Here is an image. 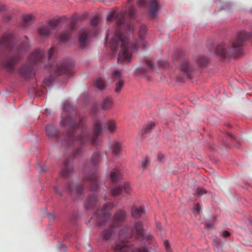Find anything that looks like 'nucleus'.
I'll return each mask as SVG.
<instances>
[{
	"label": "nucleus",
	"mask_w": 252,
	"mask_h": 252,
	"mask_svg": "<svg viewBox=\"0 0 252 252\" xmlns=\"http://www.w3.org/2000/svg\"><path fill=\"white\" fill-rule=\"evenodd\" d=\"M238 49L234 44H223L218 47L216 52L220 57H229Z\"/></svg>",
	"instance_id": "obj_1"
},
{
	"label": "nucleus",
	"mask_w": 252,
	"mask_h": 252,
	"mask_svg": "<svg viewBox=\"0 0 252 252\" xmlns=\"http://www.w3.org/2000/svg\"><path fill=\"white\" fill-rule=\"evenodd\" d=\"M131 55L128 52H124L121 53L118 58L120 61H126L128 62L131 58Z\"/></svg>",
	"instance_id": "obj_2"
},
{
	"label": "nucleus",
	"mask_w": 252,
	"mask_h": 252,
	"mask_svg": "<svg viewBox=\"0 0 252 252\" xmlns=\"http://www.w3.org/2000/svg\"><path fill=\"white\" fill-rule=\"evenodd\" d=\"M159 7L158 5L157 1L156 0H153L150 5V10L151 14L154 16L155 13L158 10Z\"/></svg>",
	"instance_id": "obj_3"
},
{
	"label": "nucleus",
	"mask_w": 252,
	"mask_h": 252,
	"mask_svg": "<svg viewBox=\"0 0 252 252\" xmlns=\"http://www.w3.org/2000/svg\"><path fill=\"white\" fill-rule=\"evenodd\" d=\"M144 212V209L141 207H135L133 208L132 212V216L135 218L140 217Z\"/></svg>",
	"instance_id": "obj_4"
},
{
	"label": "nucleus",
	"mask_w": 252,
	"mask_h": 252,
	"mask_svg": "<svg viewBox=\"0 0 252 252\" xmlns=\"http://www.w3.org/2000/svg\"><path fill=\"white\" fill-rule=\"evenodd\" d=\"M108 130L110 132L115 131L116 128V123L114 121L110 120L107 123Z\"/></svg>",
	"instance_id": "obj_5"
},
{
	"label": "nucleus",
	"mask_w": 252,
	"mask_h": 252,
	"mask_svg": "<svg viewBox=\"0 0 252 252\" xmlns=\"http://www.w3.org/2000/svg\"><path fill=\"white\" fill-rule=\"evenodd\" d=\"M181 70L185 73H188L190 71V67L187 63H184L181 66Z\"/></svg>",
	"instance_id": "obj_6"
},
{
	"label": "nucleus",
	"mask_w": 252,
	"mask_h": 252,
	"mask_svg": "<svg viewBox=\"0 0 252 252\" xmlns=\"http://www.w3.org/2000/svg\"><path fill=\"white\" fill-rule=\"evenodd\" d=\"M113 250L116 251H120L122 252L126 251V248L124 245L117 244L114 246Z\"/></svg>",
	"instance_id": "obj_7"
},
{
	"label": "nucleus",
	"mask_w": 252,
	"mask_h": 252,
	"mask_svg": "<svg viewBox=\"0 0 252 252\" xmlns=\"http://www.w3.org/2000/svg\"><path fill=\"white\" fill-rule=\"evenodd\" d=\"M150 163V159L148 158H144L141 161V167L143 169H145Z\"/></svg>",
	"instance_id": "obj_8"
},
{
	"label": "nucleus",
	"mask_w": 252,
	"mask_h": 252,
	"mask_svg": "<svg viewBox=\"0 0 252 252\" xmlns=\"http://www.w3.org/2000/svg\"><path fill=\"white\" fill-rule=\"evenodd\" d=\"M135 229L138 234L142 232V225L141 222H138L135 224Z\"/></svg>",
	"instance_id": "obj_9"
},
{
	"label": "nucleus",
	"mask_w": 252,
	"mask_h": 252,
	"mask_svg": "<svg viewBox=\"0 0 252 252\" xmlns=\"http://www.w3.org/2000/svg\"><path fill=\"white\" fill-rule=\"evenodd\" d=\"M49 29L45 26H43L39 29V32L40 34L45 35L49 32Z\"/></svg>",
	"instance_id": "obj_10"
},
{
	"label": "nucleus",
	"mask_w": 252,
	"mask_h": 252,
	"mask_svg": "<svg viewBox=\"0 0 252 252\" xmlns=\"http://www.w3.org/2000/svg\"><path fill=\"white\" fill-rule=\"evenodd\" d=\"M124 82L122 80H119L116 85V91L119 92L122 88Z\"/></svg>",
	"instance_id": "obj_11"
},
{
	"label": "nucleus",
	"mask_w": 252,
	"mask_h": 252,
	"mask_svg": "<svg viewBox=\"0 0 252 252\" xmlns=\"http://www.w3.org/2000/svg\"><path fill=\"white\" fill-rule=\"evenodd\" d=\"M95 85L99 89H102L104 87V83L101 80H98L95 82Z\"/></svg>",
	"instance_id": "obj_12"
},
{
	"label": "nucleus",
	"mask_w": 252,
	"mask_h": 252,
	"mask_svg": "<svg viewBox=\"0 0 252 252\" xmlns=\"http://www.w3.org/2000/svg\"><path fill=\"white\" fill-rule=\"evenodd\" d=\"M55 130V128L53 126H49L46 127V131L49 135L53 134L52 131Z\"/></svg>",
	"instance_id": "obj_13"
},
{
	"label": "nucleus",
	"mask_w": 252,
	"mask_h": 252,
	"mask_svg": "<svg viewBox=\"0 0 252 252\" xmlns=\"http://www.w3.org/2000/svg\"><path fill=\"white\" fill-rule=\"evenodd\" d=\"M164 246L167 251H172L173 250L170 248L169 242L167 241H164Z\"/></svg>",
	"instance_id": "obj_14"
},
{
	"label": "nucleus",
	"mask_w": 252,
	"mask_h": 252,
	"mask_svg": "<svg viewBox=\"0 0 252 252\" xmlns=\"http://www.w3.org/2000/svg\"><path fill=\"white\" fill-rule=\"evenodd\" d=\"M34 16L32 14H28L25 16V20L26 21H30L33 19Z\"/></svg>",
	"instance_id": "obj_15"
},
{
	"label": "nucleus",
	"mask_w": 252,
	"mask_h": 252,
	"mask_svg": "<svg viewBox=\"0 0 252 252\" xmlns=\"http://www.w3.org/2000/svg\"><path fill=\"white\" fill-rule=\"evenodd\" d=\"M119 174V172L117 170L114 171L112 172L111 174V176L112 178L114 180L116 179L117 176Z\"/></svg>",
	"instance_id": "obj_16"
},
{
	"label": "nucleus",
	"mask_w": 252,
	"mask_h": 252,
	"mask_svg": "<svg viewBox=\"0 0 252 252\" xmlns=\"http://www.w3.org/2000/svg\"><path fill=\"white\" fill-rule=\"evenodd\" d=\"M113 76L114 78L119 79L121 76V72L119 71H115L114 73Z\"/></svg>",
	"instance_id": "obj_17"
},
{
	"label": "nucleus",
	"mask_w": 252,
	"mask_h": 252,
	"mask_svg": "<svg viewBox=\"0 0 252 252\" xmlns=\"http://www.w3.org/2000/svg\"><path fill=\"white\" fill-rule=\"evenodd\" d=\"M111 103H112V101L111 99H107V100H106V101L105 102L104 107H107L109 105H110L111 104Z\"/></svg>",
	"instance_id": "obj_18"
},
{
	"label": "nucleus",
	"mask_w": 252,
	"mask_h": 252,
	"mask_svg": "<svg viewBox=\"0 0 252 252\" xmlns=\"http://www.w3.org/2000/svg\"><path fill=\"white\" fill-rule=\"evenodd\" d=\"M221 234H222V236L224 238L228 237L230 235L229 232L228 231H226L222 232Z\"/></svg>",
	"instance_id": "obj_19"
},
{
	"label": "nucleus",
	"mask_w": 252,
	"mask_h": 252,
	"mask_svg": "<svg viewBox=\"0 0 252 252\" xmlns=\"http://www.w3.org/2000/svg\"><path fill=\"white\" fill-rule=\"evenodd\" d=\"M200 209V206L199 205L196 204L194 206L195 213H198Z\"/></svg>",
	"instance_id": "obj_20"
},
{
	"label": "nucleus",
	"mask_w": 252,
	"mask_h": 252,
	"mask_svg": "<svg viewBox=\"0 0 252 252\" xmlns=\"http://www.w3.org/2000/svg\"><path fill=\"white\" fill-rule=\"evenodd\" d=\"M156 227L157 229H158L159 231L162 230V226L159 222L157 223L156 224Z\"/></svg>",
	"instance_id": "obj_21"
},
{
	"label": "nucleus",
	"mask_w": 252,
	"mask_h": 252,
	"mask_svg": "<svg viewBox=\"0 0 252 252\" xmlns=\"http://www.w3.org/2000/svg\"><path fill=\"white\" fill-rule=\"evenodd\" d=\"M150 250L149 248H145L144 250H141L140 252H149Z\"/></svg>",
	"instance_id": "obj_22"
},
{
	"label": "nucleus",
	"mask_w": 252,
	"mask_h": 252,
	"mask_svg": "<svg viewBox=\"0 0 252 252\" xmlns=\"http://www.w3.org/2000/svg\"><path fill=\"white\" fill-rule=\"evenodd\" d=\"M205 193H206V191H205V190H204V189H202V190L201 192H199V193L200 194H202Z\"/></svg>",
	"instance_id": "obj_23"
},
{
	"label": "nucleus",
	"mask_w": 252,
	"mask_h": 252,
	"mask_svg": "<svg viewBox=\"0 0 252 252\" xmlns=\"http://www.w3.org/2000/svg\"><path fill=\"white\" fill-rule=\"evenodd\" d=\"M101 124L99 123H97L96 124V126H99V127H101Z\"/></svg>",
	"instance_id": "obj_24"
},
{
	"label": "nucleus",
	"mask_w": 252,
	"mask_h": 252,
	"mask_svg": "<svg viewBox=\"0 0 252 252\" xmlns=\"http://www.w3.org/2000/svg\"><path fill=\"white\" fill-rule=\"evenodd\" d=\"M59 70L61 71V72H63V71H64V69H63V68H59Z\"/></svg>",
	"instance_id": "obj_25"
},
{
	"label": "nucleus",
	"mask_w": 252,
	"mask_h": 252,
	"mask_svg": "<svg viewBox=\"0 0 252 252\" xmlns=\"http://www.w3.org/2000/svg\"><path fill=\"white\" fill-rule=\"evenodd\" d=\"M162 158H163V156L162 155H158V158L159 159H161Z\"/></svg>",
	"instance_id": "obj_26"
},
{
	"label": "nucleus",
	"mask_w": 252,
	"mask_h": 252,
	"mask_svg": "<svg viewBox=\"0 0 252 252\" xmlns=\"http://www.w3.org/2000/svg\"><path fill=\"white\" fill-rule=\"evenodd\" d=\"M104 239H106V240H107V239H108V237H106V236H104Z\"/></svg>",
	"instance_id": "obj_27"
},
{
	"label": "nucleus",
	"mask_w": 252,
	"mask_h": 252,
	"mask_svg": "<svg viewBox=\"0 0 252 252\" xmlns=\"http://www.w3.org/2000/svg\"><path fill=\"white\" fill-rule=\"evenodd\" d=\"M56 73L58 74V75H59L60 73L59 72H58L57 71H56Z\"/></svg>",
	"instance_id": "obj_28"
}]
</instances>
